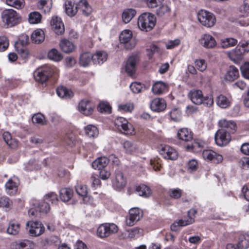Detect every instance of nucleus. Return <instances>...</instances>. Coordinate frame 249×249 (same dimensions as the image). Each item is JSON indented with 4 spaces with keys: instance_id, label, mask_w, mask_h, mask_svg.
I'll return each instance as SVG.
<instances>
[{
    "instance_id": "obj_1",
    "label": "nucleus",
    "mask_w": 249,
    "mask_h": 249,
    "mask_svg": "<svg viewBox=\"0 0 249 249\" xmlns=\"http://www.w3.org/2000/svg\"><path fill=\"white\" fill-rule=\"evenodd\" d=\"M156 19L155 16L150 13H143L138 18L137 24L140 30L148 32L155 25Z\"/></svg>"
},
{
    "instance_id": "obj_2",
    "label": "nucleus",
    "mask_w": 249,
    "mask_h": 249,
    "mask_svg": "<svg viewBox=\"0 0 249 249\" xmlns=\"http://www.w3.org/2000/svg\"><path fill=\"white\" fill-rule=\"evenodd\" d=\"M57 69L53 66L45 65L38 68L34 72L35 79L41 83L46 82L49 77L56 72Z\"/></svg>"
},
{
    "instance_id": "obj_3",
    "label": "nucleus",
    "mask_w": 249,
    "mask_h": 249,
    "mask_svg": "<svg viewBox=\"0 0 249 249\" xmlns=\"http://www.w3.org/2000/svg\"><path fill=\"white\" fill-rule=\"evenodd\" d=\"M1 18L3 22L9 27L14 26L20 22L21 17L13 9H5L1 13Z\"/></svg>"
},
{
    "instance_id": "obj_4",
    "label": "nucleus",
    "mask_w": 249,
    "mask_h": 249,
    "mask_svg": "<svg viewBox=\"0 0 249 249\" xmlns=\"http://www.w3.org/2000/svg\"><path fill=\"white\" fill-rule=\"evenodd\" d=\"M118 230V227L114 223H104L97 228V235L100 238H105L117 233Z\"/></svg>"
},
{
    "instance_id": "obj_5",
    "label": "nucleus",
    "mask_w": 249,
    "mask_h": 249,
    "mask_svg": "<svg viewBox=\"0 0 249 249\" xmlns=\"http://www.w3.org/2000/svg\"><path fill=\"white\" fill-rule=\"evenodd\" d=\"M119 38L121 43L124 44L126 49L131 50L136 45V39L133 36L132 32L129 30L123 31Z\"/></svg>"
},
{
    "instance_id": "obj_6",
    "label": "nucleus",
    "mask_w": 249,
    "mask_h": 249,
    "mask_svg": "<svg viewBox=\"0 0 249 249\" xmlns=\"http://www.w3.org/2000/svg\"><path fill=\"white\" fill-rule=\"evenodd\" d=\"M197 18L203 26L207 28L213 27L216 22L214 15L204 10H201L198 12Z\"/></svg>"
},
{
    "instance_id": "obj_7",
    "label": "nucleus",
    "mask_w": 249,
    "mask_h": 249,
    "mask_svg": "<svg viewBox=\"0 0 249 249\" xmlns=\"http://www.w3.org/2000/svg\"><path fill=\"white\" fill-rule=\"evenodd\" d=\"M114 124L116 128L125 135H133L134 133L132 125L123 117L117 118L115 120Z\"/></svg>"
},
{
    "instance_id": "obj_8",
    "label": "nucleus",
    "mask_w": 249,
    "mask_h": 249,
    "mask_svg": "<svg viewBox=\"0 0 249 249\" xmlns=\"http://www.w3.org/2000/svg\"><path fill=\"white\" fill-rule=\"evenodd\" d=\"M214 140L217 145L225 146L231 141V134L224 129H219L215 134Z\"/></svg>"
},
{
    "instance_id": "obj_9",
    "label": "nucleus",
    "mask_w": 249,
    "mask_h": 249,
    "mask_svg": "<svg viewBox=\"0 0 249 249\" xmlns=\"http://www.w3.org/2000/svg\"><path fill=\"white\" fill-rule=\"evenodd\" d=\"M26 226L29 227L30 234L32 236H38L41 235L45 231L43 225L37 221H31L26 223Z\"/></svg>"
},
{
    "instance_id": "obj_10",
    "label": "nucleus",
    "mask_w": 249,
    "mask_h": 249,
    "mask_svg": "<svg viewBox=\"0 0 249 249\" xmlns=\"http://www.w3.org/2000/svg\"><path fill=\"white\" fill-rule=\"evenodd\" d=\"M129 213L125 219L126 224L128 226H133L142 217V212L138 208L131 209Z\"/></svg>"
},
{
    "instance_id": "obj_11",
    "label": "nucleus",
    "mask_w": 249,
    "mask_h": 249,
    "mask_svg": "<svg viewBox=\"0 0 249 249\" xmlns=\"http://www.w3.org/2000/svg\"><path fill=\"white\" fill-rule=\"evenodd\" d=\"M159 152L161 156L165 159L175 160L178 157L177 151L173 148L167 145H161Z\"/></svg>"
},
{
    "instance_id": "obj_12",
    "label": "nucleus",
    "mask_w": 249,
    "mask_h": 249,
    "mask_svg": "<svg viewBox=\"0 0 249 249\" xmlns=\"http://www.w3.org/2000/svg\"><path fill=\"white\" fill-rule=\"evenodd\" d=\"M199 44L206 49H212L217 44L215 38L211 35L204 34L201 36L198 39Z\"/></svg>"
},
{
    "instance_id": "obj_13",
    "label": "nucleus",
    "mask_w": 249,
    "mask_h": 249,
    "mask_svg": "<svg viewBox=\"0 0 249 249\" xmlns=\"http://www.w3.org/2000/svg\"><path fill=\"white\" fill-rule=\"evenodd\" d=\"M138 62V57L136 55L130 56L128 58L125 67L126 72L130 76H133L136 71V66Z\"/></svg>"
},
{
    "instance_id": "obj_14",
    "label": "nucleus",
    "mask_w": 249,
    "mask_h": 249,
    "mask_svg": "<svg viewBox=\"0 0 249 249\" xmlns=\"http://www.w3.org/2000/svg\"><path fill=\"white\" fill-rule=\"evenodd\" d=\"M51 25L52 29L56 34L58 35H62L64 32V25L60 18L58 17H53L51 21Z\"/></svg>"
},
{
    "instance_id": "obj_15",
    "label": "nucleus",
    "mask_w": 249,
    "mask_h": 249,
    "mask_svg": "<svg viewBox=\"0 0 249 249\" xmlns=\"http://www.w3.org/2000/svg\"><path fill=\"white\" fill-rule=\"evenodd\" d=\"M218 124L221 129L226 130L230 134L235 132L237 128L236 123L232 120L222 119L219 120Z\"/></svg>"
},
{
    "instance_id": "obj_16",
    "label": "nucleus",
    "mask_w": 249,
    "mask_h": 249,
    "mask_svg": "<svg viewBox=\"0 0 249 249\" xmlns=\"http://www.w3.org/2000/svg\"><path fill=\"white\" fill-rule=\"evenodd\" d=\"M94 106L88 100H82L79 104V111L85 115H90L93 110Z\"/></svg>"
},
{
    "instance_id": "obj_17",
    "label": "nucleus",
    "mask_w": 249,
    "mask_h": 249,
    "mask_svg": "<svg viewBox=\"0 0 249 249\" xmlns=\"http://www.w3.org/2000/svg\"><path fill=\"white\" fill-rule=\"evenodd\" d=\"M77 12L79 10L85 16L92 12V8L87 0H79L76 2Z\"/></svg>"
},
{
    "instance_id": "obj_18",
    "label": "nucleus",
    "mask_w": 249,
    "mask_h": 249,
    "mask_svg": "<svg viewBox=\"0 0 249 249\" xmlns=\"http://www.w3.org/2000/svg\"><path fill=\"white\" fill-rule=\"evenodd\" d=\"M189 97L191 101L196 105H200L203 103V95L200 90H191L189 92Z\"/></svg>"
},
{
    "instance_id": "obj_19",
    "label": "nucleus",
    "mask_w": 249,
    "mask_h": 249,
    "mask_svg": "<svg viewBox=\"0 0 249 249\" xmlns=\"http://www.w3.org/2000/svg\"><path fill=\"white\" fill-rule=\"evenodd\" d=\"M61 50L65 53H69L74 52L76 49L75 44L66 38L62 39L59 42Z\"/></svg>"
},
{
    "instance_id": "obj_20",
    "label": "nucleus",
    "mask_w": 249,
    "mask_h": 249,
    "mask_svg": "<svg viewBox=\"0 0 249 249\" xmlns=\"http://www.w3.org/2000/svg\"><path fill=\"white\" fill-rule=\"evenodd\" d=\"M166 107V103L162 98H155L150 104V108L152 110L155 112H160L165 109Z\"/></svg>"
},
{
    "instance_id": "obj_21",
    "label": "nucleus",
    "mask_w": 249,
    "mask_h": 249,
    "mask_svg": "<svg viewBox=\"0 0 249 249\" xmlns=\"http://www.w3.org/2000/svg\"><path fill=\"white\" fill-rule=\"evenodd\" d=\"M126 183V178L123 173L119 170L116 171L115 173V180L113 181V185L117 189L123 188Z\"/></svg>"
},
{
    "instance_id": "obj_22",
    "label": "nucleus",
    "mask_w": 249,
    "mask_h": 249,
    "mask_svg": "<svg viewBox=\"0 0 249 249\" xmlns=\"http://www.w3.org/2000/svg\"><path fill=\"white\" fill-rule=\"evenodd\" d=\"M243 53V51L241 50L239 45H238L235 49L226 52L229 58L234 62L241 59Z\"/></svg>"
},
{
    "instance_id": "obj_23",
    "label": "nucleus",
    "mask_w": 249,
    "mask_h": 249,
    "mask_svg": "<svg viewBox=\"0 0 249 249\" xmlns=\"http://www.w3.org/2000/svg\"><path fill=\"white\" fill-rule=\"evenodd\" d=\"M239 75L237 68L234 66H231L228 69L225 75V80L229 81H233L236 79Z\"/></svg>"
},
{
    "instance_id": "obj_24",
    "label": "nucleus",
    "mask_w": 249,
    "mask_h": 249,
    "mask_svg": "<svg viewBox=\"0 0 249 249\" xmlns=\"http://www.w3.org/2000/svg\"><path fill=\"white\" fill-rule=\"evenodd\" d=\"M76 2L74 0H67L65 4V11L70 17L74 16L77 13Z\"/></svg>"
},
{
    "instance_id": "obj_25",
    "label": "nucleus",
    "mask_w": 249,
    "mask_h": 249,
    "mask_svg": "<svg viewBox=\"0 0 249 249\" xmlns=\"http://www.w3.org/2000/svg\"><path fill=\"white\" fill-rule=\"evenodd\" d=\"M179 139L185 142H188L192 140L193 133L192 131L186 128H182L178 130L177 133Z\"/></svg>"
},
{
    "instance_id": "obj_26",
    "label": "nucleus",
    "mask_w": 249,
    "mask_h": 249,
    "mask_svg": "<svg viewBox=\"0 0 249 249\" xmlns=\"http://www.w3.org/2000/svg\"><path fill=\"white\" fill-rule=\"evenodd\" d=\"M109 162L108 159L105 157L97 158L92 163V167L99 170L104 169Z\"/></svg>"
},
{
    "instance_id": "obj_27",
    "label": "nucleus",
    "mask_w": 249,
    "mask_h": 249,
    "mask_svg": "<svg viewBox=\"0 0 249 249\" xmlns=\"http://www.w3.org/2000/svg\"><path fill=\"white\" fill-rule=\"evenodd\" d=\"M92 60L93 62V55L89 52H86L81 54L79 64L83 67H88Z\"/></svg>"
},
{
    "instance_id": "obj_28",
    "label": "nucleus",
    "mask_w": 249,
    "mask_h": 249,
    "mask_svg": "<svg viewBox=\"0 0 249 249\" xmlns=\"http://www.w3.org/2000/svg\"><path fill=\"white\" fill-rule=\"evenodd\" d=\"M73 195V190L70 188H62L59 191L60 198L61 200L64 202L70 200Z\"/></svg>"
},
{
    "instance_id": "obj_29",
    "label": "nucleus",
    "mask_w": 249,
    "mask_h": 249,
    "mask_svg": "<svg viewBox=\"0 0 249 249\" xmlns=\"http://www.w3.org/2000/svg\"><path fill=\"white\" fill-rule=\"evenodd\" d=\"M167 89V85L162 81H157L153 85L152 90L154 94L160 95L163 93Z\"/></svg>"
},
{
    "instance_id": "obj_30",
    "label": "nucleus",
    "mask_w": 249,
    "mask_h": 249,
    "mask_svg": "<svg viewBox=\"0 0 249 249\" xmlns=\"http://www.w3.org/2000/svg\"><path fill=\"white\" fill-rule=\"evenodd\" d=\"M5 191L10 196L15 195L18 191V184L10 178L5 184Z\"/></svg>"
},
{
    "instance_id": "obj_31",
    "label": "nucleus",
    "mask_w": 249,
    "mask_h": 249,
    "mask_svg": "<svg viewBox=\"0 0 249 249\" xmlns=\"http://www.w3.org/2000/svg\"><path fill=\"white\" fill-rule=\"evenodd\" d=\"M31 38L35 43H40L44 40V33L41 29H36L32 33Z\"/></svg>"
},
{
    "instance_id": "obj_32",
    "label": "nucleus",
    "mask_w": 249,
    "mask_h": 249,
    "mask_svg": "<svg viewBox=\"0 0 249 249\" xmlns=\"http://www.w3.org/2000/svg\"><path fill=\"white\" fill-rule=\"evenodd\" d=\"M58 96L62 98H70L73 95L72 91L64 86H60L56 89Z\"/></svg>"
},
{
    "instance_id": "obj_33",
    "label": "nucleus",
    "mask_w": 249,
    "mask_h": 249,
    "mask_svg": "<svg viewBox=\"0 0 249 249\" xmlns=\"http://www.w3.org/2000/svg\"><path fill=\"white\" fill-rule=\"evenodd\" d=\"M19 231L20 224L15 221H10L7 229V233L10 235H16L19 233Z\"/></svg>"
},
{
    "instance_id": "obj_34",
    "label": "nucleus",
    "mask_w": 249,
    "mask_h": 249,
    "mask_svg": "<svg viewBox=\"0 0 249 249\" xmlns=\"http://www.w3.org/2000/svg\"><path fill=\"white\" fill-rule=\"evenodd\" d=\"M107 54L106 52L98 51L93 55V63L98 64H102L107 60Z\"/></svg>"
},
{
    "instance_id": "obj_35",
    "label": "nucleus",
    "mask_w": 249,
    "mask_h": 249,
    "mask_svg": "<svg viewBox=\"0 0 249 249\" xmlns=\"http://www.w3.org/2000/svg\"><path fill=\"white\" fill-rule=\"evenodd\" d=\"M136 14V11L134 9L130 8L124 10L122 15L123 21L125 23L129 22L135 16Z\"/></svg>"
},
{
    "instance_id": "obj_36",
    "label": "nucleus",
    "mask_w": 249,
    "mask_h": 249,
    "mask_svg": "<svg viewBox=\"0 0 249 249\" xmlns=\"http://www.w3.org/2000/svg\"><path fill=\"white\" fill-rule=\"evenodd\" d=\"M48 57L49 59L55 62H59L63 59V55L57 49L53 48L49 51Z\"/></svg>"
},
{
    "instance_id": "obj_37",
    "label": "nucleus",
    "mask_w": 249,
    "mask_h": 249,
    "mask_svg": "<svg viewBox=\"0 0 249 249\" xmlns=\"http://www.w3.org/2000/svg\"><path fill=\"white\" fill-rule=\"evenodd\" d=\"M136 191L140 196L144 197H149L151 194L150 188L144 184L137 186L136 188Z\"/></svg>"
},
{
    "instance_id": "obj_38",
    "label": "nucleus",
    "mask_w": 249,
    "mask_h": 249,
    "mask_svg": "<svg viewBox=\"0 0 249 249\" xmlns=\"http://www.w3.org/2000/svg\"><path fill=\"white\" fill-rule=\"evenodd\" d=\"M35 207L37 209L40 213H47L50 211V207L48 202L46 201H42L41 202H35L33 203Z\"/></svg>"
},
{
    "instance_id": "obj_39",
    "label": "nucleus",
    "mask_w": 249,
    "mask_h": 249,
    "mask_svg": "<svg viewBox=\"0 0 249 249\" xmlns=\"http://www.w3.org/2000/svg\"><path fill=\"white\" fill-rule=\"evenodd\" d=\"M3 138L5 143L11 148H15L18 146V141L12 139L11 134L8 132L3 133Z\"/></svg>"
},
{
    "instance_id": "obj_40",
    "label": "nucleus",
    "mask_w": 249,
    "mask_h": 249,
    "mask_svg": "<svg viewBox=\"0 0 249 249\" xmlns=\"http://www.w3.org/2000/svg\"><path fill=\"white\" fill-rule=\"evenodd\" d=\"M122 145L125 153L128 154H132L137 149L136 144L131 141H124L122 143Z\"/></svg>"
},
{
    "instance_id": "obj_41",
    "label": "nucleus",
    "mask_w": 249,
    "mask_h": 249,
    "mask_svg": "<svg viewBox=\"0 0 249 249\" xmlns=\"http://www.w3.org/2000/svg\"><path fill=\"white\" fill-rule=\"evenodd\" d=\"M13 207L12 201L7 196H3L0 197V208L9 211Z\"/></svg>"
},
{
    "instance_id": "obj_42",
    "label": "nucleus",
    "mask_w": 249,
    "mask_h": 249,
    "mask_svg": "<svg viewBox=\"0 0 249 249\" xmlns=\"http://www.w3.org/2000/svg\"><path fill=\"white\" fill-rule=\"evenodd\" d=\"M51 4V0H40L37 6L39 9L43 11L45 13H46L50 11Z\"/></svg>"
},
{
    "instance_id": "obj_43",
    "label": "nucleus",
    "mask_w": 249,
    "mask_h": 249,
    "mask_svg": "<svg viewBox=\"0 0 249 249\" xmlns=\"http://www.w3.org/2000/svg\"><path fill=\"white\" fill-rule=\"evenodd\" d=\"M237 247L241 249H247L249 247V235H241L239 237Z\"/></svg>"
},
{
    "instance_id": "obj_44",
    "label": "nucleus",
    "mask_w": 249,
    "mask_h": 249,
    "mask_svg": "<svg viewBox=\"0 0 249 249\" xmlns=\"http://www.w3.org/2000/svg\"><path fill=\"white\" fill-rule=\"evenodd\" d=\"M196 210L195 209H191L188 212V218L187 220H180V223L182 226H187L191 224L194 222V217L196 213Z\"/></svg>"
},
{
    "instance_id": "obj_45",
    "label": "nucleus",
    "mask_w": 249,
    "mask_h": 249,
    "mask_svg": "<svg viewBox=\"0 0 249 249\" xmlns=\"http://www.w3.org/2000/svg\"><path fill=\"white\" fill-rule=\"evenodd\" d=\"M216 103L218 106L222 108H227L230 105L229 99L223 95H220L217 97Z\"/></svg>"
},
{
    "instance_id": "obj_46",
    "label": "nucleus",
    "mask_w": 249,
    "mask_h": 249,
    "mask_svg": "<svg viewBox=\"0 0 249 249\" xmlns=\"http://www.w3.org/2000/svg\"><path fill=\"white\" fill-rule=\"evenodd\" d=\"M238 43L237 40L233 38H226L221 41V46L226 49L235 46Z\"/></svg>"
},
{
    "instance_id": "obj_47",
    "label": "nucleus",
    "mask_w": 249,
    "mask_h": 249,
    "mask_svg": "<svg viewBox=\"0 0 249 249\" xmlns=\"http://www.w3.org/2000/svg\"><path fill=\"white\" fill-rule=\"evenodd\" d=\"M42 18L41 14L37 12H32L29 15L28 20L31 24H37Z\"/></svg>"
},
{
    "instance_id": "obj_48",
    "label": "nucleus",
    "mask_w": 249,
    "mask_h": 249,
    "mask_svg": "<svg viewBox=\"0 0 249 249\" xmlns=\"http://www.w3.org/2000/svg\"><path fill=\"white\" fill-rule=\"evenodd\" d=\"M85 132L86 135L90 138L95 137L98 134V130L97 128L93 125H87L85 127Z\"/></svg>"
},
{
    "instance_id": "obj_49",
    "label": "nucleus",
    "mask_w": 249,
    "mask_h": 249,
    "mask_svg": "<svg viewBox=\"0 0 249 249\" xmlns=\"http://www.w3.org/2000/svg\"><path fill=\"white\" fill-rule=\"evenodd\" d=\"M204 143L198 140H194L191 145H188L186 146L187 149H192L195 151L198 152L200 151L203 147Z\"/></svg>"
},
{
    "instance_id": "obj_50",
    "label": "nucleus",
    "mask_w": 249,
    "mask_h": 249,
    "mask_svg": "<svg viewBox=\"0 0 249 249\" xmlns=\"http://www.w3.org/2000/svg\"><path fill=\"white\" fill-rule=\"evenodd\" d=\"M6 4L16 9H21L24 5V0H6Z\"/></svg>"
},
{
    "instance_id": "obj_51",
    "label": "nucleus",
    "mask_w": 249,
    "mask_h": 249,
    "mask_svg": "<svg viewBox=\"0 0 249 249\" xmlns=\"http://www.w3.org/2000/svg\"><path fill=\"white\" fill-rule=\"evenodd\" d=\"M75 191L77 194L82 197H84V200L85 198L87 196L88 194V190L87 186L85 185L81 184H78L75 186Z\"/></svg>"
},
{
    "instance_id": "obj_52",
    "label": "nucleus",
    "mask_w": 249,
    "mask_h": 249,
    "mask_svg": "<svg viewBox=\"0 0 249 249\" xmlns=\"http://www.w3.org/2000/svg\"><path fill=\"white\" fill-rule=\"evenodd\" d=\"M171 11L170 7L167 4H161L159 8L156 10V14L158 16L161 17L169 13Z\"/></svg>"
},
{
    "instance_id": "obj_53",
    "label": "nucleus",
    "mask_w": 249,
    "mask_h": 249,
    "mask_svg": "<svg viewBox=\"0 0 249 249\" xmlns=\"http://www.w3.org/2000/svg\"><path fill=\"white\" fill-rule=\"evenodd\" d=\"M44 200L51 202L52 204H56L58 201L57 196L53 192H51L46 194L44 196Z\"/></svg>"
},
{
    "instance_id": "obj_54",
    "label": "nucleus",
    "mask_w": 249,
    "mask_h": 249,
    "mask_svg": "<svg viewBox=\"0 0 249 249\" xmlns=\"http://www.w3.org/2000/svg\"><path fill=\"white\" fill-rule=\"evenodd\" d=\"M32 121L34 124H37L41 125L46 124L44 116L40 113L35 114L32 117Z\"/></svg>"
},
{
    "instance_id": "obj_55",
    "label": "nucleus",
    "mask_w": 249,
    "mask_h": 249,
    "mask_svg": "<svg viewBox=\"0 0 249 249\" xmlns=\"http://www.w3.org/2000/svg\"><path fill=\"white\" fill-rule=\"evenodd\" d=\"M169 196L174 199L179 198L182 194V191L179 188L171 189L169 190Z\"/></svg>"
},
{
    "instance_id": "obj_56",
    "label": "nucleus",
    "mask_w": 249,
    "mask_h": 249,
    "mask_svg": "<svg viewBox=\"0 0 249 249\" xmlns=\"http://www.w3.org/2000/svg\"><path fill=\"white\" fill-rule=\"evenodd\" d=\"M171 118L175 122H178L181 120V112L177 108L173 109L170 112Z\"/></svg>"
},
{
    "instance_id": "obj_57",
    "label": "nucleus",
    "mask_w": 249,
    "mask_h": 249,
    "mask_svg": "<svg viewBox=\"0 0 249 249\" xmlns=\"http://www.w3.org/2000/svg\"><path fill=\"white\" fill-rule=\"evenodd\" d=\"M195 63L196 68L200 71H204L207 68V63L204 59H197Z\"/></svg>"
},
{
    "instance_id": "obj_58",
    "label": "nucleus",
    "mask_w": 249,
    "mask_h": 249,
    "mask_svg": "<svg viewBox=\"0 0 249 249\" xmlns=\"http://www.w3.org/2000/svg\"><path fill=\"white\" fill-rule=\"evenodd\" d=\"M31 244L29 240H23L19 242H15L14 244L15 249H29L28 247Z\"/></svg>"
},
{
    "instance_id": "obj_59",
    "label": "nucleus",
    "mask_w": 249,
    "mask_h": 249,
    "mask_svg": "<svg viewBox=\"0 0 249 249\" xmlns=\"http://www.w3.org/2000/svg\"><path fill=\"white\" fill-rule=\"evenodd\" d=\"M9 46V40L5 36H0V52L5 51Z\"/></svg>"
},
{
    "instance_id": "obj_60",
    "label": "nucleus",
    "mask_w": 249,
    "mask_h": 249,
    "mask_svg": "<svg viewBox=\"0 0 249 249\" xmlns=\"http://www.w3.org/2000/svg\"><path fill=\"white\" fill-rule=\"evenodd\" d=\"M118 108L120 110L131 112L134 109V105L131 103H127L125 104L119 105L118 106Z\"/></svg>"
},
{
    "instance_id": "obj_61",
    "label": "nucleus",
    "mask_w": 249,
    "mask_h": 249,
    "mask_svg": "<svg viewBox=\"0 0 249 249\" xmlns=\"http://www.w3.org/2000/svg\"><path fill=\"white\" fill-rule=\"evenodd\" d=\"M164 0H145L148 7L150 8H156L162 4Z\"/></svg>"
},
{
    "instance_id": "obj_62",
    "label": "nucleus",
    "mask_w": 249,
    "mask_h": 249,
    "mask_svg": "<svg viewBox=\"0 0 249 249\" xmlns=\"http://www.w3.org/2000/svg\"><path fill=\"white\" fill-rule=\"evenodd\" d=\"M129 238H133L142 232V230L138 228H134L126 231Z\"/></svg>"
},
{
    "instance_id": "obj_63",
    "label": "nucleus",
    "mask_w": 249,
    "mask_h": 249,
    "mask_svg": "<svg viewBox=\"0 0 249 249\" xmlns=\"http://www.w3.org/2000/svg\"><path fill=\"white\" fill-rule=\"evenodd\" d=\"M240 70L243 76L247 79H249V63H245L241 66Z\"/></svg>"
},
{
    "instance_id": "obj_64",
    "label": "nucleus",
    "mask_w": 249,
    "mask_h": 249,
    "mask_svg": "<svg viewBox=\"0 0 249 249\" xmlns=\"http://www.w3.org/2000/svg\"><path fill=\"white\" fill-rule=\"evenodd\" d=\"M111 109V107L107 103H101L98 106V109L101 112L110 113Z\"/></svg>"
}]
</instances>
